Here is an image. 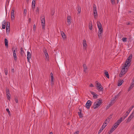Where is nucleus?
<instances>
[{
	"label": "nucleus",
	"mask_w": 134,
	"mask_h": 134,
	"mask_svg": "<svg viewBox=\"0 0 134 134\" xmlns=\"http://www.w3.org/2000/svg\"><path fill=\"white\" fill-rule=\"evenodd\" d=\"M97 25L99 31H98V36L99 38L101 37L102 35L103 32V29L102 26V25L100 22L97 21Z\"/></svg>",
	"instance_id": "f257e3e1"
},
{
	"label": "nucleus",
	"mask_w": 134,
	"mask_h": 134,
	"mask_svg": "<svg viewBox=\"0 0 134 134\" xmlns=\"http://www.w3.org/2000/svg\"><path fill=\"white\" fill-rule=\"evenodd\" d=\"M103 102V99H97L94 103L93 105V107L94 109L97 108Z\"/></svg>",
	"instance_id": "f03ea898"
},
{
	"label": "nucleus",
	"mask_w": 134,
	"mask_h": 134,
	"mask_svg": "<svg viewBox=\"0 0 134 134\" xmlns=\"http://www.w3.org/2000/svg\"><path fill=\"white\" fill-rule=\"evenodd\" d=\"M130 66V65H129L128 63L127 64L126 63H125L121 67V69L122 70V71L124 72V73L125 72H127L128 68L127 67L129 68V67Z\"/></svg>",
	"instance_id": "7ed1b4c3"
},
{
	"label": "nucleus",
	"mask_w": 134,
	"mask_h": 134,
	"mask_svg": "<svg viewBox=\"0 0 134 134\" xmlns=\"http://www.w3.org/2000/svg\"><path fill=\"white\" fill-rule=\"evenodd\" d=\"M109 120L108 121V120L107 119H106L105 121H104V123L103 124V125H102V127L100 129L98 132V133L99 134L103 130V129L105 128V127L107 126V122H109Z\"/></svg>",
	"instance_id": "20e7f679"
},
{
	"label": "nucleus",
	"mask_w": 134,
	"mask_h": 134,
	"mask_svg": "<svg viewBox=\"0 0 134 134\" xmlns=\"http://www.w3.org/2000/svg\"><path fill=\"white\" fill-rule=\"evenodd\" d=\"M93 14L94 15V18L96 19L97 16V8L96 5L94 4L93 5Z\"/></svg>",
	"instance_id": "39448f33"
},
{
	"label": "nucleus",
	"mask_w": 134,
	"mask_h": 134,
	"mask_svg": "<svg viewBox=\"0 0 134 134\" xmlns=\"http://www.w3.org/2000/svg\"><path fill=\"white\" fill-rule=\"evenodd\" d=\"M92 102L91 101L88 100L87 101L86 104V107L88 109L90 108V107L91 105Z\"/></svg>",
	"instance_id": "423d86ee"
},
{
	"label": "nucleus",
	"mask_w": 134,
	"mask_h": 134,
	"mask_svg": "<svg viewBox=\"0 0 134 134\" xmlns=\"http://www.w3.org/2000/svg\"><path fill=\"white\" fill-rule=\"evenodd\" d=\"M43 18L41 19V23L42 25V28L43 29H45V18L44 16H42Z\"/></svg>",
	"instance_id": "0eeeda50"
},
{
	"label": "nucleus",
	"mask_w": 134,
	"mask_h": 134,
	"mask_svg": "<svg viewBox=\"0 0 134 134\" xmlns=\"http://www.w3.org/2000/svg\"><path fill=\"white\" fill-rule=\"evenodd\" d=\"M36 0H33L32 2V9L33 11L34 10L35 7V4H36Z\"/></svg>",
	"instance_id": "6e6552de"
},
{
	"label": "nucleus",
	"mask_w": 134,
	"mask_h": 134,
	"mask_svg": "<svg viewBox=\"0 0 134 134\" xmlns=\"http://www.w3.org/2000/svg\"><path fill=\"white\" fill-rule=\"evenodd\" d=\"M90 93L92 94V95L93 96V97L94 99H97L98 97V95L96 94V93H95L94 92H92V91H90Z\"/></svg>",
	"instance_id": "1a4fd4ad"
},
{
	"label": "nucleus",
	"mask_w": 134,
	"mask_h": 134,
	"mask_svg": "<svg viewBox=\"0 0 134 134\" xmlns=\"http://www.w3.org/2000/svg\"><path fill=\"white\" fill-rule=\"evenodd\" d=\"M83 45L84 49H86L87 48V44L85 40H84L83 41Z\"/></svg>",
	"instance_id": "9d476101"
},
{
	"label": "nucleus",
	"mask_w": 134,
	"mask_h": 134,
	"mask_svg": "<svg viewBox=\"0 0 134 134\" xmlns=\"http://www.w3.org/2000/svg\"><path fill=\"white\" fill-rule=\"evenodd\" d=\"M31 54L30 53L28 52H27V58L28 62H29L30 59L31 58Z\"/></svg>",
	"instance_id": "9b49d317"
},
{
	"label": "nucleus",
	"mask_w": 134,
	"mask_h": 134,
	"mask_svg": "<svg viewBox=\"0 0 134 134\" xmlns=\"http://www.w3.org/2000/svg\"><path fill=\"white\" fill-rule=\"evenodd\" d=\"M67 22L68 23L69 25L71 22V16H68L67 18Z\"/></svg>",
	"instance_id": "f8f14e48"
},
{
	"label": "nucleus",
	"mask_w": 134,
	"mask_h": 134,
	"mask_svg": "<svg viewBox=\"0 0 134 134\" xmlns=\"http://www.w3.org/2000/svg\"><path fill=\"white\" fill-rule=\"evenodd\" d=\"M51 76V82H53V81L54 80V79L53 77V73L51 72L50 74Z\"/></svg>",
	"instance_id": "ddd939ff"
},
{
	"label": "nucleus",
	"mask_w": 134,
	"mask_h": 134,
	"mask_svg": "<svg viewBox=\"0 0 134 134\" xmlns=\"http://www.w3.org/2000/svg\"><path fill=\"white\" fill-rule=\"evenodd\" d=\"M89 27L90 30H92V21H90L89 23Z\"/></svg>",
	"instance_id": "4468645a"
},
{
	"label": "nucleus",
	"mask_w": 134,
	"mask_h": 134,
	"mask_svg": "<svg viewBox=\"0 0 134 134\" xmlns=\"http://www.w3.org/2000/svg\"><path fill=\"white\" fill-rule=\"evenodd\" d=\"M123 82L124 81L122 80H120L119 81H118V86H120Z\"/></svg>",
	"instance_id": "2eb2a0df"
},
{
	"label": "nucleus",
	"mask_w": 134,
	"mask_h": 134,
	"mask_svg": "<svg viewBox=\"0 0 134 134\" xmlns=\"http://www.w3.org/2000/svg\"><path fill=\"white\" fill-rule=\"evenodd\" d=\"M133 118L131 116H130L128 117V118L126 119V123H128Z\"/></svg>",
	"instance_id": "dca6fc26"
},
{
	"label": "nucleus",
	"mask_w": 134,
	"mask_h": 134,
	"mask_svg": "<svg viewBox=\"0 0 134 134\" xmlns=\"http://www.w3.org/2000/svg\"><path fill=\"white\" fill-rule=\"evenodd\" d=\"M62 37L63 39H65L66 38V35L62 31L61 33Z\"/></svg>",
	"instance_id": "f3484780"
},
{
	"label": "nucleus",
	"mask_w": 134,
	"mask_h": 134,
	"mask_svg": "<svg viewBox=\"0 0 134 134\" xmlns=\"http://www.w3.org/2000/svg\"><path fill=\"white\" fill-rule=\"evenodd\" d=\"M4 43L5 46L8 48V41L6 38L4 39Z\"/></svg>",
	"instance_id": "a211bd4d"
},
{
	"label": "nucleus",
	"mask_w": 134,
	"mask_h": 134,
	"mask_svg": "<svg viewBox=\"0 0 134 134\" xmlns=\"http://www.w3.org/2000/svg\"><path fill=\"white\" fill-rule=\"evenodd\" d=\"M134 86V83L133 84V83H131V85L130 86L129 88L128 91H129L130 90H131V89L133 88V87Z\"/></svg>",
	"instance_id": "6ab92c4d"
},
{
	"label": "nucleus",
	"mask_w": 134,
	"mask_h": 134,
	"mask_svg": "<svg viewBox=\"0 0 134 134\" xmlns=\"http://www.w3.org/2000/svg\"><path fill=\"white\" fill-rule=\"evenodd\" d=\"M77 8L78 9L77 10L78 11V13L80 14L81 12V8L80 7L79 5H77Z\"/></svg>",
	"instance_id": "aec40b11"
},
{
	"label": "nucleus",
	"mask_w": 134,
	"mask_h": 134,
	"mask_svg": "<svg viewBox=\"0 0 134 134\" xmlns=\"http://www.w3.org/2000/svg\"><path fill=\"white\" fill-rule=\"evenodd\" d=\"M105 72H104V74L105 76L106 77L108 78L109 79V74L108 72L107 71H106L105 70Z\"/></svg>",
	"instance_id": "412c9836"
},
{
	"label": "nucleus",
	"mask_w": 134,
	"mask_h": 134,
	"mask_svg": "<svg viewBox=\"0 0 134 134\" xmlns=\"http://www.w3.org/2000/svg\"><path fill=\"white\" fill-rule=\"evenodd\" d=\"M13 13V12L11 13V19L12 20L14 19V14Z\"/></svg>",
	"instance_id": "4be33fe9"
},
{
	"label": "nucleus",
	"mask_w": 134,
	"mask_h": 134,
	"mask_svg": "<svg viewBox=\"0 0 134 134\" xmlns=\"http://www.w3.org/2000/svg\"><path fill=\"white\" fill-rule=\"evenodd\" d=\"M3 22H4V24H2V28L3 29H5V28L6 21H4Z\"/></svg>",
	"instance_id": "5701e85b"
},
{
	"label": "nucleus",
	"mask_w": 134,
	"mask_h": 134,
	"mask_svg": "<svg viewBox=\"0 0 134 134\" xmlns=\"http://www.w3.org/2000/svg\"><path fill=\"white\" fill-rule=\"evenodd\" d=\"M126 72H125L124 73V72L122 71V69L119 75V76L120 77H121L123 75H124Z\"/></svg>",
	"instance_id": "b1692460"
},
{
	"label": "nucleus",
	"mask_w": 134,
	"mask_h": 134,
	"mask_svg": "<svg viewBox=\"0 0 134 134\" xmlns=\"http://www.w3.org/2000/svg\"><path fill=\"white\" fill-rule=\"evenodd\" d=\"M132 54H131L130 56L128 57V58L126 60L127 61H131V59H132Z\"/></svg>",
	"instance_id": "393cba45"
},
{
	"label": "nucleus",
	"mask_w": 134,
	"mask_h": 134,
	"mask_svg": "<svg viewBox=\"0 0 134 134\" xmlns=\"http://www.w3.org/2000/svg\"><path fill=\"white\" fill-rule=\"evenodd\" d=\"M83 67L84 68V71L85 72L86 71V70L87 69V67L86 64H84L83 65Z\"/></svg>",
	"instance_id": "a878e982"
},
{
	"label": "nucleus",
	"mask_w": 134,
	"mask_h": 134,
	"mask_svg": "<svg viewBox=\"0 0 134 134\" xmlns=\"http://www.w3.org/2000/svg\"><path fill=\"white\" fill-rule=\"evenodd\" d=\"M47 59L49 58V56L46 50H45V53H44Z\"/></svg>",
	"instance_id": "bb28decb"
},
{
	"label": "nucleus",
	"mask_w": 134,
	"mask_h": 134,
	"mask_svg": "<svg viewBox=\"0 0 134 134\" xmlns=\"http://www.w3.org/2000/svg\"><path fill=\"white\" fill-rule=\"evenodd\" d=\"M98 89V90L99 91H103V87L101 85V86L99 87Z\"/></svg>",
	"instance_id": "cd10ccee"
},
{
	"label": "nucleus",
	"mask_w": 134,
	"mask_h": 134,
	"mask_svg": "<svg viewBox=\"0 0 134 134\" xmlns=\"http://www.w3.org/2000/svg\"><path fill=\"white\" fill-rule=\"evenodd\" d=\"M10 31V28H6V31L7 34H9V33Z\"/></svg>",
	"instance_id": "c85d7f7f"
},
{
	"label": "nucleus",
	"mask_w": 134,
	"mask_h": 134,
	"mask_svg": "<svg viewBox=\"0 0 134 134\" xmlns=\"http://www.w3.org/2000/svg\"><path fill=\"white\" fill-rule=\"evenodd\" d=\"M4 72L5 73V74L6 75H7L8 74V69L7 68H5L4 69Z\"/></svg>",
	"instance_id": "c756f323"
},
{
	"label": "nucleus",
	"mask_w": 134,
	"mask_h": 134,
	"mask_svg": "<svg viewBox=\"0 0 134 134\" xmlns=\"http://www.w3.org/2000/svg\"><path fill=\"white\" fill-rule=\"evenodd\" d=\"M96 84L97 86H96L97 87V88H99V86H101V85L99 83V82H98V81H96Z\"/></svg>",
	"instance_id": "7c9ffc66"
},
{
	"label": "nucleus",
	"mask_w": 134,
	"mask_h": 134,
	"mask_svg": "<svg viewBox=\"0 0 134 134\" xmlns=\"http://www.w3.org/2000/svg\"><path fill=\"white\" fill-rule=\"evenodd\" d=\"M78 114L80 118H82L83 117V115L81 112H78Z\"/></svg>",
	"instance_id": "2f4dec72"
},
{
	"label": "nucleus",
	"mask_w": 134,
	"mask_h": 134,
	"mask_svg": "<svg viewBox=\"0 0 134 134\" xmlns=\"http://www.w3.org/2000/svg\"><path fill=\"white\" fill-rule=\"evenodd\" d=\"M10 23L9 22H7L6 23V27L10 28Z\"/></svg>",
	"instance_id": "473e14b6"
},
{
	"label": "nucleus",
	"mask_w": 134,
	"mask_h": 134,
	"mask_svg": "<svg viewBox=\"0 0 134 134\" xmlns=\"http://www.w3.org/2000/svg\"><path fill=\"white\" fill-rule=\"evenodd\" d=\"M127 38L126 37H123L122 38V41L124 42H126L127 41Z\"/></svg>",
	"instance_id": "72a5a7b5"
},
{
	"label": "nucleus",
	"mask_w": 134,
	"mask_h": 134,
	"mask_svg": "<svg viewBox=\"0 0 134 134\" xmlns=\"http://www.w3.org/2000/svg\"><path fill=\"white\" fill-rule=\"evenodd\" d=\"M7 98L8 99H9L10 98V93H7L6 94Z\"/></svg>",
	"instance_id": "f704fd0d"
},
{
	"label": "nucleus",
	"mask_w": 134,
	"mask_h": 134,
	"mask_svg": "<svg viewBox=\"0 0 134 134\" xmlns=\"http://www.w3.org/2000/svg\"><path fill=\"white\" fill-rule=\"evenodd\" d=\"M13 56L14 60L16 61L17 60V57L16 56V54H13Z\"/></svg>",
	"instance_id": "c9c22d12"
},
{
	"label": "nucleus",
	"mask_w": 134,
	"mask_h": 134,
	"mask_svg": "<svg viewBox=\"0 0 134 134\" xmlns=\"http://www.w3.org/2000/svg\"><path fill=\"white\" fill-rule=\"evenodd\" d=\"M20 53L22 54L24 53V51L22 48L21 47L20 48Z\"/></svg>",
	"instance_id": "e433bc0d"
},
{
	"label": "nucleus",
	"mask_w": 134,
	"mask_h": 134,
	"mask_svg": "<svg viewBox=\"0 0 134 134\" xmlns=\"http://www.w3.org/2000/svg\"><path fill=\"white\" fill-rule=\"evenodd\" d=\"M114 103V102H113L112 100L110 102L109 104V105L110 106H111L112 104Z\"/></svg>",
	"instance_id": "4c0bfd02"
},
{
	"label": "nucleus",
	"mask_w": 134,
	"mask_h": 134,
	"mask_svg": "<svg viewBox=\"0 0 134 134\" xmlns=\"http://www.w3.org/2000/svg\"><path fill=\"white\" fill-rule=\"evenodd\" d=\"M27 12V10L26 9H25L24 11L23 14L25 16L26 15V14Z\"/></svg>",
	"instance_id": "58836bf2"
},
{
	"label": "nucleus",
	"mask_w": 134,
	"mask_h": 134,
	"mask_svg": "<svg viewBox=\"0 0 134 134\" xmlns=\"http://www.w3.org/2000/svg\"><path fill=\"white\" fill-rule=\"evenodd\" d=\"M118 96V94L115 96L113 98V99L112 100L113 102H114V100H115V99H116V98H117Z\"/></svg>",
	"instance_id": "ea45409f"
},
{
	"label": "nucleus",
	"mask_w": 134,
	"mask_h": 134,
	"mask_svg": "<svg viewBox=\"0 0 134 134\" xmlns=\"http://www.w3.org/2000/svg\"><path fill=\"white\" fill-rule=\"evenodd\" d=\"M118 126L116 124H114L113 125L112 127H113L115 129L117 128Z\"/></svg>",
	"instance_id": "a19ab883"
},
{
	"label": "nucleus",
	"mask_w": 134,
	"mask_h": 134,
	"mask_svg": "<svg viewBox=\"0 0 134 134\" xmlns=\"http://www.w3.org/2000/svg\"><path fill=\"white\" fill-rule=\"evenodd\" d=\"M6 94L10 93L9 91L8 88H6Z\"/></svg>",
	"instance_id": "79ce46f5"
},
{
	"label": "nucleus",
	"mask_w": 134,
	"mask_h": 134,
	"mask_svg": "<svg viewBox=\"0 0 134 134\" xmlns=\"http://www.w3.org/2000/svg\"><path fill=\"white\" fill-rule=\"evenodd\" d=\"M115 130V129L113 128V127H112L110 130L111 131H112L113 132Z\"/></svg>",
	"instance_id": "37998d69"
},
{
	"label": "nucleus",
	"mask_w": 134,
	"mask_h": 134,
	"mask_svg": "<svg viewBox=\"0 0 134 134\" xmlns=\"http://www.w3.org/2000/svg\"><path fill=\"white\" fill-rule=\"evenodd\" d=\"M36 29V26L35 24H34L33 26V30L35 31Z\"/></svg>",
	"instance_id": "c03bdc74"
},
{
	"label": "nucleus",
	"mask_w": 134,
	"mask_h": 134,
	"mask_svg": "<svg viewBox=\"0 0 134 134\" xmlns=\"http://www.w3.org/2000/svg\"><path fill=\"white\" fill-rule=\"evenodd\" d=\"M15 101L16 102V103H18V99H17V98H15Z\"/></svg>",
	"instance_id": "a18cd8bd"
},
{
	"label": "nucleus",
	"mask_w": 134,
	"mask_h": 134,
	"mask_svg": "<svg viewBox=\"0 0 134 134\" xmlns=\"http://www.w3.org/2000/svg\"><path fill=\"white\" fill-rule=\"evenodd\" d=\"M111 1L112 4H113L115 3V0H111Z\"/></svg>",
	"instance_id": "49530a36"
},
{
	"label": "nucleus",
	"mask_w": 134,
	"mask_h": 134,
	"mask_svg": "<svg viewBox=\"0 0 134 134\" xmlns=\"http://www.w3.org/2000/svg\"><path fill=\"white\" fill-rule=\"evenodd\" d=\"M6 110V111L8 112V114H9L10 113V111L9 110V109H7Z\"/></svg>",
	"instance_id": "de8ad7c7"
},
{
	"label": "nucleus",
	"mask_w": 134,
	"mask_h": 134,
	"mask_svg": "<svg viewBox=\"0 0 134 134\" xmlns=\"http://www.w3.org/2000/svg\"><path fill=\"white\" fill-rule=\"evenodd\" d=\"M120 123H119V122H118V121H117L115 123V124H116L117 125V126H118L119 124H120Z\"/></svg>",
	"instance_id": "09e8293b"
},
{
	"label": "nucleus",
	"mask_w": 134,
	"mask_h": 134,
	"mask_svg": "<svg viewBox=\"0 0 134 134\" xmlns=\"http://www.w3.org/2000/svg\"><path fill=\"white\" fill-rule=\"evenodd\" d=\"M133 108H132V107H130L129 109L128 110V111H129V112H130L131 110Z\"/></svg>",
	"instance_id": "8fccbe9b"
},
{
	"label": "nucleus",
	"mask_w": 134,
	"mask_h": 134,
	"mask_svg": "<svg viewBox=\"0 0 134 134\" xmlns=\"http://www.w3.org/2000/svg\"><path fill=\"white\" fill-rule=\"evenodd\" d=\"M39 7H37V9L36 10V12H38L39 11Z\"/></svg>",
	"instance_id": "3c124183"
},
{
	"label": "nucleus",
	"mask_w": 134,
	"mask_h": 134,
	"mask_svg": "<svg viewBox=\"0 0 134 134\" xmlns=\"http://www.w3.org/2000/svg\"><path fill=\"white\" fill-rule=\"evenodd\" d=\"M13 48H12V50H13V54H14L16 53L15 50V49L14 50H13Z\"/></svg>",
	"instance_id": "603ef678"
},
{
	"label": "nucleus",
	"mask_w": 134,
	"mask_h": 134,
	"mask_svg": "<svg viewBox=\"0 0 134 134\" xmlns=\"http://www.w3.org/2000/svg\"><path fill=\"white\" fill-rule=\"evenodd\" d=\"M130 62V61H127V60H126L125 63H126L127 64L128 63V64H129V63Z\"/></svg>",
	"instance_id": "864d4df0"
},
{
	"label": "nucleus",
	"mask_w": 134,
	"mask_h": 134,
	"mask_svg": "<svg viewBox=\"0 0 134 134\" xmlns=\"http://www.w3.org/2000/svg\"><path fill=\"white\" fill-rule=\"evenodd\" d=\"M123 117H121L120 118V119H120V120L121 121H122V120H123Z\"/></svg>",
	"instance_id": "5fc2aeb1"
},
{
	"label": "nucleus",
	"mask_w": 134,
	"mask_h": 134,
	"mask_svg": "<svg viewBox=\"0 0 134 134\" xmlns=\"http://www.w3.org/2000/svg\"><path fill=\"white\" fill-rule=\"evenodd\" d=\"M45 50H46V49L45 48H44L43 50L44 53H45Z\"/></svg>",
	"instance_id": "6e6d98bb"
},
{
	"label": "nucleus",
	"mask_w": 134,
	"mask_h": 134,
	"mask_svg": "<svg viewBox=\"0 0 134 134\" xmlns=\"http://www.w3.org/2000/svg\"><path fill=\"white\" fill-rule=\"evenodd\" d=\"M128 111H127L126 112V113H125V114H127V115H129V113L130 112H129H129Z\"/></svg>",
	"instance_id": "4d7b16f0"
},
{
	"label": "nucleus",
	"mask_w": 134,
	"mask_h": 134,
	"mask_svg": "<svg viewBox=\"0 0 134 134\" xmlns=\"http://www.w3.org/2000/svg\"><path fill=\"white\" fill-rule=\"evenodd\" d=\"M90 86L91 87H94L92 83L90 84Z\"/></svg>",
	"instance_id": "13d9d810"
},
{
	"label": "nucleus",
	"mask_w": 134,
	"mask_h": 134,
	"mask_svg": "<svg viewBox=\"0 0 134 134\" xmlns=\"http://www.w3.org/2000/svg\"><path fill=\"white\" fill-rule=\"evenodd\" d=\"M111 118V117H110V116H109V117H108L107 119L108 120V121L109 120H110V119Z\"/></svg>",
	"instance_id": "bf43d9fd"
},
{
	"label": "nucleus",
	"mask_w": 134,
	"mask_h": 134,
	"mask_svg": "<svg viewBox=\"0 0 134 134\" xmlns=\"http://www.w3.org/2000/svg\"><path fill=\"white\" fill-rule=\"evenodd\" d=\"M11 71L13 72H14V69H12L11 70Z\"/></svg>",
	"instance_id": "052dcab7"
},
{
	"label": "nucleus",
	"mask_w": 134,
	"mask_h": 134,
	"mask_svg": "<svg viewBox=\"0 0 134 134\" xmlns=\"http://www.w3.org/2000/svg\"><path fill=\"white\" fill-rule=\"evenodd\" d=\"M122 117H123V120H124L126 118L124 115H123Z\"/></svg>",
	"instance_id": "680f3d73"
},
{
	"label": "nucleus",
	"mask_w": 134,
	"mask_h": 134,
	"mask_svg": "<svg viewBox=\"0 0 134 134\" xmlns=\"http://www.w3.org/2000/svg\"><path fill=\"white\" fill-rule=\"evenodd\" d=\"M53 82H51V85H52L53 86Z\"/></svg>",
	"instance_id": "e2e57ef3"
},
{
	"label": "nucleus",
	"mask_w": 134,
	"mask_h": 134,
	"mask_svg": "<svg viewBox=\"0 0 134 134\" xmlns=\"http://www.w3.org/2000/svg\"><path fill=\"white\" fill-rule=\"evenodd\" d=\"M112 132V131H111L110 130V131H109L108 132V134H110Z\"/></svg>",
	"instance_id": "0e129e2a"
},
{
	"label": "nucleus",
	"mask_w": 134,
	"mask_h": 134,
	"mask_svg": "<svg viewBox=\"0 0 134 134\" xmlns=\"http://www.w3.org/2000/svg\"><path fill=\"white\" fill-rule=\"evenodd\" d=\"M117 121L118 122H119V123H120L121 122L120 120V119H119Z\"/></svg>",
	"instance_id": "69168bd1"
},
{
	"label": "nucleus",
	"mask_w": 134,
	"mask_h": 134,
	"mask_svg": "<svg viewBox=\"0 0 134 134\" xmlns=\"http://www.w3.org/2000/svg\"><path fill=\"white\" fill-rule=\"evenodd\" d=\"M130 22H128L127 23V25H130Z\"/></svg>",
	"instance_id": "338daca9"
},
{
	"label": "nucleus",
	"mask_w": 134,
	"mask_h": 134,
	"mask_svg": "<svg viewBox=\"0 0 134 134\" xmlns=\"http://www.w3.org/2000/svg\"><path fill=\"white\" fill-rule=\"evenodd\" d=\"M79 133V131H76L75 132V133H76V134H77Z\"/></svg>",
	"instance_id": "774afa93"
}]
</instances>
